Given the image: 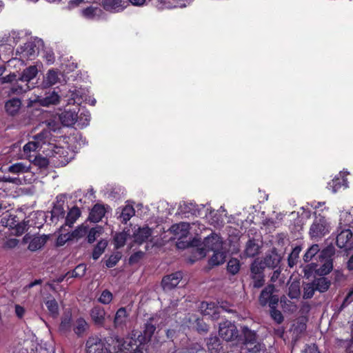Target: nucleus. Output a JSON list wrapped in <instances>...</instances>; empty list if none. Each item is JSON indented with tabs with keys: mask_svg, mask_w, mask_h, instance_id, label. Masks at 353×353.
I'll list each match as a JSON object with an SVG mask.
<instances>
[{
	"mask_svg": "<svg viewBox=\"0 0 353 353\" xmlns=\"http://www.w3.org/2000/svg\"><path fill=\"white\" fill-rule=\"evenodd\" d=\"M135 338L134 336L123 339L109 336L105 338V341L110 345V351H112V353H130L133 350L141 346Z\"/></svg>",
	"mask_w": 353,
	"mask_h": 353,
	"instance_id": "obj_1",
	"label": "nucleus"
},
{
	"mask_svg": "<svg viewBox=\"0 0 353 353\" xmlns=\"http://www.w3.org/2000/svg\"><path fill=\"white\" fill-rule=\"evenodd\" d=\"M237 343H242L247 350L246 353H260L266 350L264 344L257 341V334L255 331L250 330L248 326L241 327V334L239 335Z\"/></svg>",
	"mask_w": 353,
	"mask_h": 353,
	"instance_id": "obj_2",
	"label": "nucleus"
},
{
	"mask_svg": "<svg viewBox=\"0 0 353 353\" xmlns=\"http://www.w3.org/2000/svg\"><path fill=\"white\" fill-rule=\"evenodd\" d=\"M59 119L61 123L65 126H72L76 122H79V125L82 127L87 126L90 120V116L87 112L85 113L81 112L78 115V112L75 109L65 110L59 115Z\"/></svg>",
	"mask_w": 353,
	"mask_h": 353,
	"instance_id": "obj_3",
	"label": "nucleus"
},
{
	"mask_svg": "<svg viewBox=\"0 0 353 353\" xmlns=\"http://www.w3.org/2000/svg\"><path fill=\"white\" fill-rule=\"evenodd\" d=\"M279 291L274 284H268L260 293L259 296V304L264 307L268 305L277 307L279 301Z\"/></svg>",
	"mask_w": 353,
	"mask_h": 353,
	"instance_id": "obj_4",
	"label": "nucleus"
},
{
	"mask_svg": "<svg viewBox=\"0 0 353 353\" xmlns=\"http://www.w3.org/2000/svg\"><path fill=\"white\" fill-rule=\"evenodd\" d=\"M219 334L226 341H237L239 335L235 324L228 320L219 323Z\"/></svg>",
	"mask_w": 353,
	"mask_h": 353,
	"instance_id": "obj_5",
	"label": "nucleus"
},
{
	"mask_svg": "<svg viewBox=\"0 0 353 353\" xmlns=\"http://www.w3.org/2000/svg\"><path fill=\"white\" fill-rule=\"evenodd\" d=\"M37 46L34 42L29 41L17 48L16 55L21 60H32L36 56Z\"/></svg>",
	"mask_w": 353,
	"mask_h": 353,
	"instance_id": "obj_6",
	"label": "nucleus"
},
{
	"mask_svg": "<svg viewBox=\"0 0 353 353\" xmlns=\"http://www.w3.org/2000/svg\"><path fill=\"white\" fill-rule=\"evenodd\" d=\"M152 319H150L149 321H147L145 324L143 332H136L132 334L134 337H137L141 345L149 342L156 330V326L152 324Z\"/></svg>",
	"mask_w": 353,
	"mask_h": 353,
	"instance_id": "obj_7",
	"label": "nucleus"
},
{
	"mask_svg": "<svg viewBox=\"0 0 353 353\" xmlns=\"http://www.w3.org/2000/svg\"><path fill=\"white\" fill-rule=\"evenodd\" d=\"M86 350L88 353H112L110 345L97 339H89L87 341Z\"/></svg>",
	"mask_w": 353,
	"mask_h": 353,
	"instance_id": "obj_8",
	"label": "nucleus"
},
{
	"mask_svg": "<svg viewBox=\"0 0 353 353\" xmlns=\"http://www.w3.org/2000/svg\"><path fill=\"white\" fill-rule=\"evenodd\" d=\"M327 232V224L324 217L314 220L310 229V235L315 238H321Z\"/></svg>",
	"mask_w": 353,
	"mask_h": 353,
	"instance_id": "obj_9",
	"label": "nucleus"
},
{
	"mask_svg": "<svg viewBox=\"0 0 353 353\" xmlns=\"http://www.w3.org/2000/svg\"><path fill=\"white\" fill-rule=\"evenodd\" d=\"M200 310L203 316H208L212 320L219 318L220 307L215 303L203 301L200 305Z\"/></svg>",
	"mask_w": 353,
	"mask_h": 353,
	"instance_id": "obj_10",
	"label": "nucleus"
},
{
	"mask_svg": "<svg viewBox=\"0 0 353 353\" xmlns=\"http://www.w3.org/2000/svg\"><path fill=\"white\" fill-rule=\"evenodd\" d=\"M182 278L183 274L180 271L163 276L161 281V286L163 290L174 289L177 286Z\"/></svg>",
	"mask_w": 353,
	"mask_h": 353,
	"instance_id": "obj_11",
	"label": "nucleus"
},
{
	"mask_svg": "<svg viewBox=\"0 0 353 353\" xmlns=\"http://www.w3.org/2000/svg\"><path fill=\"white\" fill-rule=\"evenodd\" d=\"M48 238V236L46 234L34 236L33 237L28 236V234H26L24 236V240L27 241L28 239H30L28 248L31 252H35L45 245Z\"/></svg>",
	"mask_w": 353,
	"mask_h": 353,
	"instance_id": "obj_12",
	"label": "nucleus"
},
{
	"mask_svg": "<svg viewBox=\"0 0 353 353\" xmlns=\"http://www.w3.org/2000/svg\"><path fill=\"white\" fill-rule=\"evenodd\" d=\"M203 246L206 251H214L220 250L222 248V241L221 237L214 233L205 237L203 240Z\"/></svg>",
	"mask_w": 353,
	"mask_h": 353,
	"instance_id": "obj_13",
	"label": "nucleus"
},
{
	"mask_svg": "<svg viewBox=\"0 0 353 353\" xmlns=\"http://www.w3.org/2000/svg\"><path fill=\"white\" fill-rule=\"evenodd\" d=\"M352 238V232L350 230L341 231L336 236V243L340 248L348 250L351 248L350 240Z\"/></svg>",
	"mask_w": 353,
	"mask_h": 353,
	"instance_id": "obj_14",
	"label": "nucleus"
},
{
	"mask_svg": "<svg viewBox=\"0 0 353 353\" xmlns=\"http://www.w3.org/2000/svg\"><path fill=\"white\" fill-rule=\"evenodd\" d=\"M281 259V256L277 253L276 250L273 248L270 252L266 254L263 260L261 261L265 267L274 269L279 265Z\"/></svg>",
	"mask_w": 353,
	"mask_h": 353,
	"instance_id": "obj_15",
	"label": "nucleus"
},
{
	"mask_svg": "<svg viewBox=\"0 0 353 353\" xmlns=\"http://www.w3.org/2000/svg\"><path fill=\"white\" fill-rule=\"evenodd\" d=\"M106 209L104 205L97 203L91 209L88 219L93 223H98L105 216Z\"/></svg>",
	"mask_w": 353,
	"mask_h": 353,
	"instance_id": "obj_16",
	"label": "nucleus"
},
{
	"mask_svg": "<svg viewBox=\"0 0 353 353\" xmlns=\"http://www.w3.org/2000/svg\"><path fill=\"white\" fill-rule=\"evenodd\" d=\"M90 316L95 325L103 326L105 320V311L101 306L96 305L91 310Z\"/></svg>",
	"mask_w": 353,
	"mask_h": 353,
	"instance_id": "obj_17",
	"label": "nucleus"
},
{
	"mask_svg": "<svg viewBox=\"0 0 353 353\" xmlns=\"http://www.w3.org/2000/svg\"><path fill=\"white\" fill-rule=\"evenodd\" d=\"M152 233V229L148 225L139 228L137 231L134 233V241L138 244H142L146 242L149 237L151 236Z\"/></svg>",
	"mask_w": 353,
	"mask_h": 353,
	"instance_id": "obj_18",
	"label": "nucleus"
},
{
	"mask_svg": "<svg viewBox=\"0 0 353 353\" xmlns=\"http://www.w3.org/2000/svg\"><path fill=\"white\" fill-rule=\"evenodd\" d=\"M129 314L127 312L126 308L124 307H120L116 312L114 318V326L116 328H123L126 325L127 319Z\"/></svg>",
	"mask_w": 353,
	"mask_h": 353,
	"instance_id": "obj_19",
	"label": "nucleus"
},
{
	"mask_svg": "<svg viewBox=\"0 0 353 353\" xmlns=\"http://www.w3.org/2000/svg\"><path fill=\"white\" fill-rule=\"evenodd\" d=\"M21 105L22 103L21 99L18 98H12L6 102L5 110L8 114L13 117L19 113Z\"/></svg>",
	"mask_w": 353,
	"mask_h": 353,
	"instance_id": "obj_20",
	"label": "nucleus"
},
{
	"mask_svg": "<svg viewBox=\"0 0 353 353\" xmlns=\"http://www.w3.org/2000/svg\"><path fill=\"white\" fill-rule=\"evenodd\" d=\"M38 73V69L35 65H30L24 69L19 77V81L21 83H28L32 79L36 77Z\"/></svg>",
	"mask_w": 353,
	"mask_h": 353,
	"instance_id": "obj_21",
	"label": "nucleus"
},
{
	"mask_svg": "<svg viewBox=\"0 0 353 353\" xmlns=\"http://www.w3.org/2000/svg\"><path fill=\"white\" fill-rule=\"evenodd\" d=\"M50 222L49 224L56 223L60 219H63L65 216V210L61 204H55L50 212Z\"/></svg>",
	"mask_w": 353,
	"mask_h": 353,
	"instance_id": "obj_22",
	"label": "nucleus"
},
{
	"mask_svg": "<svg viewBox=\"0 0 353 353\" xmlns=\"http://www.w3.org/2000/svg\"><path fill=\"white\" fill-rule=\"evenodd\" d=\"M312 283L314 285L316 291L321 293L326 292L331 285L330 280L323 276H321L319 278H316Z\"/></svg>",
	"mask_w": 353,
	"mask_h": 353,
	"instance_id": "obj_23",
	"label": "nucleus"
},
{
	"mask_svg": "<svg viewBox=\"0 0 353 353\" xmlns=\"http://www.w3.org/2000/svg\"><path fill=\"white\" fill-rule=\"evenodd\" d=\"M207 347L210 353H218L222 349L220 339L216 336H211L208 338Z\"/></svg>",
	"mask_w": 353,
	"mask_h": 353,
	"instance_id": "obj_24",
	"label": "nucleus"
},
{
	"mask_svg": "<svg viewBox=\"0 0 353 353\" xmlns=\"http://www.w3.org/2000/svg\"><path fill=\"white\" fill-rule=\"evenodd\" d=\"M88 328V324L86 321L82 318H78L74 323L73 331L78 336H82Z\"/></svg>",
	"mask_w": 353,
	"mask_h": 353,
	"instance_id": "obj_25",
	"label": "nucleus"
},
{
	"mask_svg": "<svg viewBox=\"0 0 353 353\" xmlns=\"http://www.w3.org/2000/svg\"><path fill=\"white\" fill-rule=\"evenodd\" d=\"M81 212L77 206H74L68 211L65 217V225L72 227L77 219L81 216Z\"/></svg>",
	"mask_w": 353,
	"mask_h": 353,
	"instance_id": "obj_26",
	"label": "nucleus"
},
{
	"mask_svg": "<svg viewBox=\"0 0 353 353\" xmlns=\"http://www.w3.org/2000/svg\"><path fill=\"white\" fill-rule=\"evenodd\" d=\"M60 97L57 92L52 91L47 93L46 96L41 99V104L43 106H49L50 105H56L59 103Z\"/></svg>",
	"mask_w": 353,
	"mask_h": 353,
	"instance_id": "obj_27",
	"label": "nucleus"
},
{
	"mask_svg": "<svg viewBox=\"0 0 353 353\" xmlns=\"http://www.w3.org/2000/svg\"><path fill=\"white\" fill-rule=\"evenodd\" d=\"M320 248L318 244H313L310 248L307 249L303 256V260L305 262H309L312 260H316L318 261V255L319 254Z\"/></svg>",
	"mask_w": 353,
	"mask_h": 353,
	"instance_id": "obj_28",
	"label": "nucleus"
},
{
	"mask_svg": "<svg viewBox=\"0 0 353 353\" xmlns=\"http://www.w3.org/2000/svg\"><path fill=\"white\" fill-rule=\"evenodd\" d=\"M260 248L254 240L250 239L246 243L245 254L248 257H254L259 253Z\"/></svg>",
	"mask_w": 353,
	"mask_h": 353,
	"instance_id": "obj_29",
	"label": "nucleus"
},
{
	"mask_svg": "<svg viewBox=\"0 0 353 353\" xmlns=\"http://www.w3.org/2000/svg\"><path fill=\"white\" fill-rule=\"evenodd\" d=\"M190 225L188 223L181 222L171 227V230L181 237L186 236L189 232Z\"/></svg>",
	"mask_w": 353,
	"mask_h": 353,
	"instance_id": "obj_30",
	"label": "nucleus"
},
{
	"mask_svg": "<svg viewBox=\"0 0 353 353\" xmlns=\"http://www.w3.org/2000/svg\"><path fill=\"white\" fill-rule=\"evenodd\" d=\"M214 254L209 261L212 265H219L223 263L225 261L226 254L225 252L216 250L213 251Z\"/></svg>",
	"mask_w": 353,
	"mask_h": 353,
	"instance_id": "obj_31",
	"label": "nucleus"
},
{
	"mask_svg": "<svg viewBox=\"0 0 353 353\" xmlns=\"http://www.w3.org/2000/svg\"><path fill=\"white\" fill-rule=\"evenodd\" d=\"M323 264L316 270L319 276H325L329 274L333 268L332 259L320 260Z\"/></svg>",
	"mask_w": 353,
	"mask_h": 353,
	"instance_id": "obj_32",
	"label": "nucleus"
},
{
	"mask_svg": "<svg viewBox=\"0 0 353 353\" xmlns=\"http://www.w3.org/2000/svg\"><path fill=\"white\" fill-rule=\"evenodd\" d=\"M107 245L108 241L106 240L102 239L99 241L93 249L92 253V259L94 260H97L101 256V255L104 252Z\"/></svg>",
	"mask_w": 353,
	"mask_h": 353,
	"instance_id": "obj_33",
	"label": "nucleus"
},
{
	"mask_svg": "<svg viewBox=\"0 0 353 353\" xmlns=\"http://www.w3.org/2000/svg\"><path fill=\"white\" fill-rule=\"evenodd\" d=\"M30 90V87L27 83H21L17 79V82L12 85L10 88V92L12 94H20L24 92H26L28 90Z\"/></svg>",
	"mask_w": 353,
	"mask_h": 353,
	"instance_id": "obj_34",
	"label": "nucleus"
},
{
	"mask_svg": "<svg viewBox=\"0 0 353 353\" xmlns=\"http://www.w3.org/2000/svg\"><path fill=\"white\" fill-rule=\"evenodd\" d=\"M135 214V210L132 205H125L121 211L120 218L121 223H127V222Z\"/></svg>",
	"mask_w": 353,
	"mask_h": 353,
	"instance_id": "obj_35",
	"label": "nucleus"
},
{
	"mask_svg": "<svg viewBox=\"0 0 353 353\" xmlns=\"http://www.w3.org/2000/svg\"><path fill=\"white\" fill-rule=\"evenodd\" d=\"M86 270V265L80 263L72 272H68L66 275H70V277L73 278H81L85 275Z\"/></svg>",
	"mask_w": 353,
	"mask_h": 353,
	"instance_id": "obj_36",
	"label": "nucleus"
},
{
	"mask_svg": "<svg viewBox=\"0 0 353 353\" xmlns=\"http://www.w3.org/2000/svg\"><path fill=\"white\" fill-rule=\"evenodd\" d=\"M72 328V317L70 315H67L61 319L59 325V331L62 333H67L71 330Z\"/></svg>",
	"mask_w": 353,
	"mask_h": 353,
	"instance_id": "obj_37",
	"label": "nucleus"
},
{
	"mask_svg": "<svg viewBox=\"0 0 353 353\" xmlns=\"http://www.w3.org/2000/svg\"><path fill=\"white\" fill-rule=\"evenodd\" d=\"M59 79L57 72L53 70H49L45 77L44 83L47 86H52L57 83Z\"/></svg>",
	"mask_w": 353,
	"mask_h": 353,
	"instance_id": "obj_38",
	"label": "nucleus"
},
{
	"mask_svg": "<svg viewBox=\"0 0 353 353\" xmlns=\"http://www.w3.org/2000/svg\"><path fill=\"white\" fill-rule=\"evenodd\" d=\"M128 234L125 232L116 233L114 236V243L116 248H120L125 245Z\"/></svg>",
	"mask_w": 353,
	"mask_h": 353,
	"instance_id": "obj_39",
	"label": "nucleus"
},
{
	"mask_svg": "<svg viewBox=\"0 0 353 353\" xmlns=\"http://www.w3.org/2000/svg\"><path fill=\"white\" fill-rule=\"evenodd\" d=\"M265 266L263 264V263L258 260H254L250 265V274H264V269Z\"/></svg>",
	"mask_w": 353,
	"mask_h": 353,
	"instance_id": "obj_40",
	"label": "nucleus"
},
{
	"mask_svg": "<svg viewBox=\"0 0 353 353\" xmlns=\"http://www.w3.org/2000/svg\"><path fill=\"white\" fill-rule=\"evenodd\" d=\"M301 251V246L298 245V246H296L292 250V252L289 254L288 261V265L290 268H292L294 265L296 264Z\"/></svg>",
	"mask_w": 353,
	"mask_h": 353,
	"instance_id": "obj_41",
	"label": "nucleus"
},
{
	"mask_svg": "<svg viewBox=\"0 0 353 353\" xmlns=\"http://www.w3.org/2000/svg\"><path fill=\"white\" fill-rule=\"evenodd\" d=\"M250 277L252 279L250 285L254 288H260L265 284V275L250 274Z\"/></svg>",
	"mask_w": 353,
	"mask_h": 353,
	"instance_id": "obj_42",
	"label": "nucleus"
},
{
	"mask_svg": "<svg viewBox=\"0 0 353 353\" xmlns=\"http://www.w3.org/2000/svg\"><path fill=\"white\" fill-rule=\"evenodd\" d=\"M240 265V261L237 259L232 258L228 262L227 270L230 274L234 275L239 272Z\"/></svg>",
	"mask_w": 353,
	"mask_h": 353,
	"instance_id": "obj_43",
	"label": "nucleus"
},
{
	"mask_svg": "<svg viewBox=\"0 0 353 353\" xmlns=\"http://www.w3.org/2000/svg\"><path fill=\"white\" fill-rule=\"evenodd\" d=\"M334 252L335 251L333 247L327 246L321 251H319V254L318 255L319 260L332 259Z\"/></svg>",
	"mask_w": 353,
	"mask_h": 353,
	"instance_id": "obj_44",
	"label": "nucleus"
},
{
	"mask_svg": "<svg viewBox=\"0 0 353 353\" xmlns=\"http://www.w3.org/2000/svg\"><path fill=\"white\" fill-rule=\"evenodd\" d=\"M103 232V228L101 227L92 228L88 234V242L92 243L95 241L97 238L100 236Z\"/></svg>",
	"mask_w": 353,
	"mask_h": 353,
	"instance_id": "obj_45",
	"label": "nucleus"
},
{
	"mask_svg": "<svg viewBox=\"0 0 353 353\" xmlns=\"http://www.w3.org/2000/svg\"><path fill=\"white\" fill-rule=\"evenodd\" d=\"M315 291H316V290L312 282L305 284L303 286V298L304 299L312 298Z\"/></svg>",
	"mask_w": 353,
	"mask_h": 353,
	"instance_id": "obj_46",
	"label": "nucleus"
},
{
	"mask_svg": "<svg viewBox=\"0 0 353 353\" xmlns=\"http://www.w3.org/2000/svg\"><path fill=\"white\" fill-rule=\"evenodd\" d=\"M32 162L40 169L46 168L49 165V160L41 155L35 156Z\"/></svg>",
	"mask_w": 353,
	"mask_h": 353,
	"instance_id": "obj_47",
	"label": "nucleus"
},
{
	"mask_svg": "<svg viewBox=\"0 0 353 353\" xmlns=\"http://www.w3.org/2000/svg\"><path fill=\"white\" fill-rule=\"evenodd\" d=\"M46 305L52 316H57L59 314L58 303L54 299L47 301Z\"/></svg>",
	"mask_w": 353,
	"mask_h": 353,
	"instance_id": "obj_48",
	"label": "nucleus"
},
{
	"mask_svg": "<svg viewBox=\"0 0 353 353\" xmlns=\"http://www.w3.org/2000/svg\"><path fill=\"white\" fill-rule=\"evenodd\" d=\"M270 316L272 319L278 324H281L283 321V316L281 311L278 310L276 307L273 306L270 307Z\"/></svg>",
	"mask_w": 353,
	"mask_h": 353,
	"instance_id": "obj_49",
	"label": "nucleus"
},
{
	"mask_svg": "<svg viewBox=\"0 0 353 353\" xmlns=\"http://www.w3.org/2000/svg\"><path fill=\"white\" fill-rule=\"evenodd\" d=\"M40 147L39 142L29 141L23 146V152L26 154H28L31 152H35Z\"/></svg>",
	"mask_w": 353,
	"mask_h": 353,
	"instance_id": "obj_50",
	"label": "nucleus"
},
{
	"mask_svg": "<svg viewBox=\"0 0 353 353\" xmlns=\"http://www.w3.org/2000/svg\"><path fill=\"white\" fill-rule=\"evenodd\" d=\"M112 294L109 290H105L102 292L99 301L101 303L108 304L112 301Z\"/></svg>",
	"mask_w": 353,
	"mask_h": 353,
	"instance_id": "obj_51",
	"label": "nucleus"
},
{
	"mask_svg": "<svg viewBox=\"0 0 353 353\" xmlns=\"http://www.w3.org/2000/svg\"><path fill=\"white\" fill-rule=\"evenodd\" d=\"M120 259L121 256L119 254H112L105 261V265L108 268H113L117 264Z\"/></svg>",
	"mask_w": 353,
	"mask_h": 353,
	"instance_id": "obj_52",
	"label": "nucleus"
},
{
	"mask_svg": "<svg viewBox=\"0 0 353 353\" xmlns=\"http://www.w3.org/2000/svg\"><path fill=\"white\" fill-rule=\"evenodd\" d=\"M26 169V167L21 163H17L12 165L9 168V171L12 173L17 174L23 172Z\"/></svg>",
	"mask_w": 353,
	"mask_h": 353,
	"instance_id": "obj_53",
	"label": "nucleus"
},
{
	"mask_svg": "<svg viewBox=\"0 0 353 353\" xmlns=\"http://www.w3.org/2000/svg\"><path fill=\"white\" fill-rule=\"evenodd\" d=\"M299 294H300V290H299L298 285L292 284L289 288L288 296L291 299H296L299 296Z\"/></svg>",
	"mask_w": 353,
	"mask_h": 353,
	"instance_id": "obj_54",
	"label": "nucleus"
},
{
	"mask_svg": "<svg viewBox=\"0 0 353 353\" xmlns=\"http://www.w3.org/2000/svg\"><path fill=\"white\" fill-rule=\"evenodd\" d=\"M196 328L199 333L208 331V325L202 319H197L196 321Z\"/></svg>",
	"mask_w": 353,
	"mask_h": 353,
	"instance_id": "obj_55",
	"label": "nucleus"
},
{
	"mask_svg": "<svg viewBox=\"0 0 353 353\" xmlns=\"http://www.w3.org/2000/svg\"><path fill=\"white\" fill-rule=\"evenodd\" d=\"M143 253L141 251L136 252L131 254L129 258V263L130 265L138 263L143 257Z\"/></svg>",
	"mask_w": 353,
	"mask_h": 353,
	"instance_id": "obj_56",
	"label": "nucleus"
},
{
	"mask_svg": "<svg viewBox=\"0 0 353 353\" xmlns=\"http://www.w3.org/2000/svg\"><path fill=\"white\" fill-rule=\"evenodd\" d=\"M329 185L332 188V192L335 193L341 188V179L335 178L329 183Z\"/></svg>",
	"mask_w": 353,
	"mask_h": 353,
	"instance_id": "obj_57",
	"label": "nucleus"
},
{
	"mask_svg": "<svg viewBox=\"0 0 353 353\" xmlns=\"http://www.w3.org/2000/svg\"><path fill=\"white\" fill-rule=\"evenodd\" d=\"M122 0H105V5L116 9L122 7Z\"/></svg>",
	"mask_w": 353,
	"mask_h": 353,
	"instance_id": "obj_58",
	"label": "nucleus"
},
{
	"mask_svg": "<svg viewBox=\"0 0 353 353\" xmlns=\"http://www.w3.org/2000/svg\"><path fill=\"white\" fill-rule=\"evenodd\" d=\"M180 208H181V212L183 213H191L193 214L194 212V205L191 203H184L183 205H181Z\"/></svg>",
	"mask_w": 353,
	"mask_h": 353,
	"instance_id": "obj_59",
	"label": "nucleus"
},
{
	"mask_svg": "<svg viewBox=\"0 0 353 353\" xmlns=\"http://www.w3.org/2000/svg\"><path fill=\"white\" fill-rule=\"evenodd\" d=\"M352 294H353V292H350L346 295V296L345 297V299L343 301V303L341 304L340 307H339V310H338L339 312H341L352 301V300H350V298H351Z\"/></svg>",
	"mask_w": 353,
	"mask_h": 353,
	"instance_id": "obj_60",
	"label": "nucleus"
},
{
	"mask_svg": "<svg viewBox=\"0 0 353 353\" xmlns=\"http://www.w3.org/2000/svg\"><path fill=\"white\" fill-rule=\"evenodd\" d=\"M82 12L84 17L87 18H92L96 14V9L90 6L83 10Z\"/></svg>",
	"mask_w": 353,
	"mask_h": 353,
	"instance_id": "obj_61",
	"label": "nucleus"
},
{
	"mask_svg": "<svg viewBox=\"0 0 353 353\" xmlns=\"http://www.w3.org/2000/svg\"><path fill=\"white\" fill-rule=\"evenodd\" d=\"M302 353H320L316 345H307Z\"/></svg>",
	"mask_w": 353,
	"mask_h": 353,
	"instance_id": "obj_62",
	"label": "nucleus"
},
{
	"mask_svg": "<svg viewBox=\"0 0 353 353\" xmlns=\"http://www.w3.org/2000/svg\"><path fill=\"white\" fill-rule=\"evenodd\" d=\"M19 241L16 239H10L8 240L5 244L4 247L6 248H14L18 245Z\"/></svg>",
	"mask_w": 353,
	"mask_h": 353,
	"instance_id": "obj_63",
	"label": "nucleus"
},
{
	"mask_svg": "<svg viewBox=\"0 0 353 353\" xmlns=\"http://www.w3.org/2000/svg\"><path fill=\"white\" fill-rule=\"evenodd\" d=\"M15 313L17 317L21 319L25 314V309L20 305H15Z\"/></svg>",
	"mask_w": 353,
	"mask_h": 353,
	"instance_id": "obj_64",
	"label": "nucleus"
}]
</instances>
